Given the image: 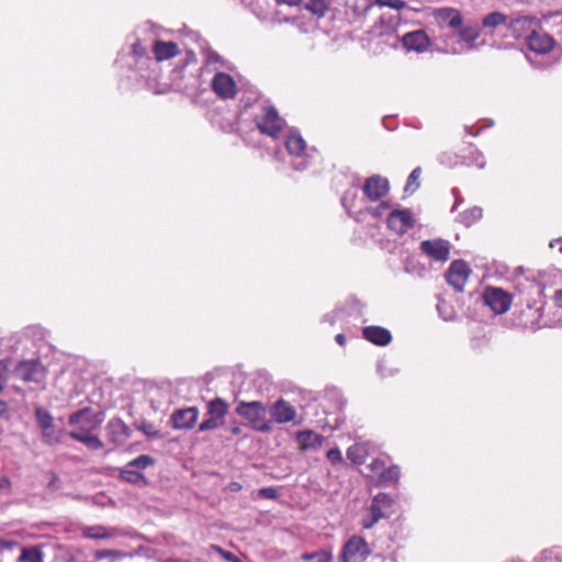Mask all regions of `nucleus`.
Instances as JSON below:
<instances>
[{"instance_id": "obj_1", "label": "nucleus", "mask_w": 562, "mask_h": 562, "mask_svg": "<svg viewBox=\"0 0 562 562\" xmlns=\"http://www.w3.org/2000/svg\"><path fill=\"white\" fill-rule=\"evenodd\" d=\"M236 414L248 422V425L256 431L270 432L272 427L267 418V407L260 401H240L235 409Z\"/></svg>"}, {"instance_id": "obj_2", "label": "nucleus", "mask_w": 562, "mask_h": 562, "mask_svg": "<svg viewBox=\"0 0 562 562\" xmlns=\"http://www.w3.org/2000/svg\"><path fill=\"white\" fill-rule=\"evenodd\" d=\"M229 404L222 397H215L206 403L205 419L199 425V431L215 430L225 424Z\"/></svg>"}, {"instance_id": "obj_3", "label": "nucleus", "mask_w": 562, "mask_h": 562, "mask_svg": "<svg viewBox=\"0 0 562 562\" xmlns=\"http://www.w3.org/2000/svg\"><path fill=\"white\" fill-rule=\"evenodd\" d=\"M283 120L274 106H265L263 113L256 117L258 130L272 138H278L283 130Z\"/></svg>"}, {"instance_id": "obj_4", "label": "nucleus", "mask_w": 562, "mask_h": 562, "mask_svg": "<svg viewBox=\"0 0 562 562\" xmlns=\"http://www.w3.org/2000/svg\"><path fill=\"white\" fill-rule=\"evenodd\" d=\"M371 551L367 541L358 536L351 537L342 547L341 562H364Z\"/></svg>"}, {"instance_id": "obj_5", "label": "nucleus", "mask_w": 562, "mask_h": 562, "mask_svg": "<svg viewBox=\"0 0 562 562\" xmlns=\"http://www.w3.org/2000/svg\"><path fill=\"white\" fill-rule=\"evenodd\" d=\"M368 468L378 476V485L387 486L398 482L401 470L398 465H387L382 459H373Z\"/></svg>"}, {"instance_id": "obj_6", "label": "nucleus", "mask_w": 562, "mask_h": 562, "mask_svg": "<svg viewBox=\"0 0 562 562\" xmlns=\"http://www.w3.org/2000/svg\"><path fill=\"white\" fill-rule=\"evenodd\" d=\"M45 374V368L38 360H22L14 368V375L24 382L40 383Z\"/></svg>"}, {"instance_id": "obj_7", "label": "nucleus", "mask_w": 562, "mask_h": 562, "mask_svg": "<svg viewBox=\"0 0 562 562\" xmlns=\"http://www.w3.org/2000/svg\"><path fill=\"white\" fill-rule=\"evenodd\" d=\"M471 269L463 260H454L446 271L447 282L459 293L464 291V285L469 279Z\"/></svg>"}, {"instance_id": "obj_8", "label": "nucleus", "mask_w": 562, "mask_h": 562, "mask_svg": "<svg viewBox=\"0 0 562 562\" xmlns=\"http://www.w3.org/2000/svg\"><path fill=\"white\" fill-rule=\"evenodd\" d=\"M483 299L495 314L506 313L512 305V296L499 288H486Z\"/></svg>"}, {"instance_id": "obj_9", "label": "nucleus", "mask_w": 562, "mask_h": 562, "mask_svg": "<svg viewBox=\"0 0 562 562\" xmlns=\"http://www.w3.org/2000/svg\"><path fill=\"white\" fill-rule=\"evenodd\" d=\"M419 248L423 254L436 261L445 262L450 256V243L441 238L424 240Z\"/></svg>"}, {"instance_id": "obj_10", "label": "nucleus", "mask_w": 562, "mask_h": 562, "mask_svg": "<svg viewBox=\"0 0 562 562\" xmlns=\"http://www.w3.org/2000/svg\"><path fill=\"white\" fill-rule=\"evenodd\" d=\"M526 45L529 50L538 54H549L555 46V41L542 31H531L526 37Z\"/></svg>"}, {"instance_id": "obj_11", "label": "nucleus", "mask_w": 562, "mask_h": 562, "mask_svg": "<svg viewBox=\"0 0 562 562\" xmlns=\"http://www.w3.org/2000/svg\"><path fill=\"white\" fill-rule=\"evenodd\" d=\"M212 90L221 99H233L237 93V86L233 77L226 72H217L211 82Z\"/></svg>"}, {"instance_id": "obj_12", "label": "nucleus", "mask_w": 562, "mask_h": 562, "mask_svg": "<svg viewBox=\"0 0 562 562\" xmlns=\"http://www.w3.org/2000/svg\"><path fill=\"white\" fill-rule=\"evenodd\" d=\"M415 224V220L409 210H394L387 217V226L397 234H405Z\"/></svg>"}, {"instance_id": "obj_13", "label": "nucleus", "mask_w": 562, "mask_h": 562, "mask_svg": "<svg viewBox=\"0 0 562 562\" xmlns=\"http://www.w3.org/2000/svg\"><path fill=\"white\" fill-rule=\"evenodd\" d=\"M199 417V409L194 406L177 409L170 417L171 425L175 429H191L195 425Z\"/></svg>"}, {"instance_id": "obj_14", "label": "nucleus", "mask_w": 562, "mask_h": 562, "mask_svg": "<svg viewBox=\"0 0 562 562\" xmlns=\"http://www.w3.org/2000/svg\"><path fill=\"white\" fill-rule=\"evenodd\" d=\"M402 44L407 50L423 53L428 49L430 40L425 31L417 30L403 35Z\"/></svg>"}, {"instance_id": "obj_15", "label": "nucleus", "mask_w": 562, "mask_h": 562, "mask_svg": "<svg viewBox=\"0 0 562 562\" xmlns=\"http://www.w3.org/2000/svg\"><path fill=\"white\" fill-rule=\"evenodd\" d=\"M389 191V181L380 176L368 178L363 186L364 195L371 201H378Z\"/></svg>"}, {"instance_id": "obj_16", "label": "nucleus", "mask_w": 562, "mask_h": 562, "mask_svg": "<svg viewBox=\"0 0 562 562\" xmlns=\"http://www.w3.org/2000/svg\"><path fill=\"white\" fill-rule=\"evenodd\" d=\"M269 413L272 419L278 424L290 423L296 418L295 408L283 398H280L273 403L269 409Z\"/></svg>"}, {"instance_id": "obj_17", "label": "nucleus", "mask_w": 562, "mask_h": 562, "mask_svg": "<svg viewBox=\"0 0 562 562\" xmlns=\"http://www.w3.org/2000/svg\"><path fill=\"white\" fill-rule=\"evenodd\" d=\"M393 498L386 493H378L371 502L369 512L371 515H376L378 517L387 518L393 514Z\"/></svg>"}, {"instance_id": "obj_18", "label": "nucleus", "mask_w": 562, "mask_h": 562, "mask_svg": "<svg viewBox=\"0 0 562 562\" xmlns=\"http://www.w3.org/2000/svg\"><path fill=\"white\" fill-rule=\"evenodd\" d=\"M105 429L110 441L114 445H122L131 437V429L121 418H112Z\"/></svg>"}, {"instance_id": "obj_19", "label": "nucleus", "mask_w": 562, "mask_h": 562, "mask_svg": "<svg viewBox=\"0 0 562 562\" xmlns=\"http://www.w3.org/2000/svg\"><path fill=\"white\" fill-rule=\"evenodd\" d=\"M434 18L440 26L458 29L462 25L463 19L459 10L453 8H439L434 11Z\"/></svg>"}, {"instance_id": "obj_20", "label": "nucleus", "mask_w": 562, "mask_h": 562, "mask_svg": "<svg viewBox=\"0 0 562 562\" xmlns=\"http://www.w3.org/2000/svg\"><path fill=\"white\" fill-rule=\"evenodd\" d=\"M398 21H400L398 15L383 14L380 16L379 21L376 23H374V25L371 27L369 33L375 37L391 35L396 31Z\"/></svg>"}, {"instance_id": "obj_21", "label": "nucleus", "mask_w": 562, "mask_h": 562, "mask_svg": "<svg viewBox=\"0 0 562 562\" xmlns=\"http://www.w3.org/2000/svg\"><path fill=\"white\" fill-rule=\"evenodd\" d=\"M296 441L301 451H317L323 445L324 437L313 430H301L296 434Z\"/></svg>"}, {"instance_id": "obj_22", "label": "nucleus", "mask_w": 562, "mask_h": 562, "mask_svg": "<svg viewBox=\"0 0 562 562\" xmlns=\"http://www.w3.org/2000/svg\"><path fill=\"white\" fill-rule=\"evenodd\" d=\"M362 336L368 341L378 345V346H386L392 340V335L390 330L381 326H367L362 329Z\"/></svg>"}, {"instance_id": "obj_23", "label": "nucleus", "mask_w": 562, "mask_h": 562, "mask_svg": "<svg viewBox=\"0 0 562 562\" xmlns=\"http://www.w3.org/2000/svg\"><path fill=\"white\" fill-rule=\"evenodd\" d=\"M69 437L83 443L91 450H100L103 448V442L100 440V438L92 435L89 429H85L83 427L79 430L70 431Z\"/></svg>"}, {"instance_id": "obj_24", "label": "nucleus", "mask_w": 562, "mask_h": 562, "mask_svg": "<svg viewBox=\"0 0 562 562\" xmlns=\"http://www.w3.org/2000/svg\"><path fill=\"white\" fill-rule=\"evenodd\" d=\"M154 53L157 60H166L179 54L178 45L173 42L157 41L154 45Z\"/></svg>"}, {"instance_id": "obj_25", "label": "nucleus", "mask_w": 562, "mask_h": 562, "mask_svg": "<svg viewBox=\"0 0 562 562\" xmlns=\"http://www.w3.org/2000/svg\"><path fill=\"white\" fill-rule=\"evenodd\" d=\"M536 22L535 18L531 16H520L510 22L512 34L515 38L521 37L526 32H528L531 25Z\"/></svg>"}, {"instance_id": "obj_26", "label": "nucleus", "mask_w": 562, "mask_h": 562, "mask_svg": "<svg viewBox=\"0 0 562 562\" xmlns=\"http://www.w3.org/2000/svg\"><path fill=\"white\" fill-rule=\"evenodd\" d=\"M82 536L88 539L103 540L114 536V533L108 530L104 526L95 525L88 526L82 529Z\"/></svg>"}, {"instance_id": "obj_27", "label": "nucleus", "mask_w": 562, "mask_h": 562, "mask_svg": "<svg viewBox=\"0 0 562 562\" xmlns=\"http://www.w3.org/2000/svg\"><path fill=\"white\" fill-rule=\"evenodd\" d=\"M18 562H44V553L37 546L23 547Z\"/></svg>"}, {"instance_id": "obj_28", "label": "nucleus", "mask_w": 562, "mask_h": 562, "mask_svg": "<svg viewBox=\"0 0 562 562\" xmlns=\"http://www.w3.org/2000/svg\"><path fill=\"white\" fill-rule=\"evenodd\" d=\"M120 477L128 483L139 486H146L148 484V481L143 473L127 467L121 470Z\"/></svg>"}, {"instance_id": "obj_29", "label": "nucleus", "mask_w": 562, "mask_h": 562, "mask_svg": "<svg viewBox=\"0 0 562 562\" xmlns=\"http://www.w3.org/2000/svg\"><path fill=\"white\" fill-rule=\"evenodd\" d=\"M285 146L291 155L300 156L305 150V140L300 134H291L288 136Z\"/></svg>"}, {"instance_id": "obj_30", "label": "nucleus", "mask_w": 562, "mask_h": 562, "mask_svg": "<svg viewBox=\"0 0 562 562\" xmlns=\"http://www.w3.org/2000/svg\"><path fill=\"white\" fill-rule=\"evenodd\" d=\"M305 9L317 18H323L328 11V4L325 0H307Z\"/></svg>"}, {"instance_id": "obj_31", "label": "nucleus", "mask_w": 562, "mask_h": 562, "mask_svg": "<svg viewBox=\"0 0 562 562\" xmlns=\"http://www.w3.org/2000/svg\"><path fill=\"white\" fill-rule=\"evenodd\" d=\"M366 456V449L360 445H353L347 450V458L355 464H363Z\"/></svg>"}, {"instance_id": "obj_32", "label": "nucleus", "mask_w": 562, "mask_h": 562, "mask_svg": "<svg viewBox=\"0 0 562 562\" xmlns=\"http://www.w3.org/2000/svg\"><path fill=\"white\" fill-rule=\"evenodd\" d=\"M460 41L465 42L473 47L474 42L480 37V30L474 26H467L459 31Z\"/></svg>"}, {"instance_id": "obj_33", "label": "nucleus", "mask_w": 562, "mask_h": 562, "mask_svg": "<svg viewBox=\"0 0 562 562\" xmlns=\"http://www.w3.org/2000/svg\"><path fill=\"white\" fill-rule=\"evenodd\" d=\"M304 561L315 560V562H331L333 554L328 550H319L316 552H306L301 555Z\"/></svg>"}, {"instance_id": "obj_34", "label": "nucleus", "mask_w": 562, "mask_h": 562, "mask_svg": "<svg viewBox=\"0 0 562 562\" xmlns=\"http://www.w3.org/2000/svg\"><path fill=\"white\" fill-rule=\"evenodd\" d=\"M507 21V16L501 12H492L487 14L482 24L484 27H496L504 24Z\"/></svg>"}, {"instance_id": "obj_35", "label": "nucleus", "mask_w": 562, "mask_h": 562, "mask_svg": "<svg viewBox=\"0 0 562 562\" xmlns=\"http://www.w3.org/2000/svg\"><path fill=\"white\" fill-rule=\"evenodd\" d=\"M126 557H128L127 553L120 551V550H114V549H103V550H98L94 552L95 560H104L108 558H112L114 560H121Z\"/></svg>"}, {"instance_id": "obj_36", "label": "nucleus", "mask_w": 562, "mask_h": 562, "mask_svg": "<svg viewBox=\"0 0 562 562\" xmlns=\"http://www.w3.org/2000/svg\"><path fill=\"white\" fill-rule=\"evenodd\" d=\"M90 413H91V411L89 407H86V408H82V409H79V411L72 413L68 419L69 425L76 426V425L82 424L83 422H87V423L90 422V418H89Z\"/></svg>"}, {"instance_id": "obj_37", "label": "nucleus", "mask_w": 562, "mask_h": 562, "mask_svg": "<svg viewBox=\"0 0 562 562\" xmlns=\"http://www.w3.org/2000/svg\"><path fill=\"white\" fill-rule=\"evenodd\" d=\"M461 222L465 225H471L482 217V209L473 207L460 214Z\"/></svg>"}, {"instance_id": "obj_38", "label": "nucleus", "mask_w": 562, "mask_h": 562, "mask_svg": "<svg viewBox=\"0 0 562 562\" xmlns=\"http://www.w3.org/2000/svg\"><path fill=\"white\" fill-rule=\"evenodd\" d=\"M154 464V459L147 454H140L137 458L130 461L126 467L127 468H136V469H146L147 467Z\"/></svg>"}, {"instance_id": "obj_39", "label": "nucleus", "mask_w": 562, "mask_h": 562, "mask_svg": "<svg viewBox=\"0 0 562 562\" xmlns=\"http://www.w3.org/2000/svg\"><path fill=\"white\" fill-rule=\"evenodd\" d=\"M36 418L42 429L46 430L53 426V416L43 408L36 409Z\"/></svg>"}, {"instance_id": "obj_40", "label": "nucleus", "mask_w": 562, "mask_h": 562, "mask_svg": "<svg viewBox=\"0 0 562 562\" xmlns=\"http://www.w3.org/2000/svg\"><path fill=\"white\" fill-rule=\"evenodd\" d=\"M422 173L420 167H416L411 175L408 176L406 186H405V192H414L418 187L419 183L417 182L419 179V176Z\"/></svg>"}, {"instance_id": "obj_41", "label": "nucleus", "mask_w": 562, "mask_h": 562, "mask_svg": "<svg viewBox=\"0 0 562 562\" xmlns=\"http://www.w3.org/2000/svg\"><path fill=\"white\" fill-rule=\"evenodd\" d=\"M136 428L144 435H146L148 438H161L159 430H157L154 424L151 423L143 422L139 425H137Z\"/></svg>"}, {"instance_id": "obj_42", "label": "nucleus", "mask_w": 562, "mask_h": 562, "mask_svg": "<svg viewBox=\"0 0 562 562\" xmlns=\"http://www.w3.org/2000/svg\"><path fill=\"white\" fill-rule=\"evenodd\" d=\"M374 3L380 7H389L395 10H401L406 7V2L403 0H374Z\"/></svg>"}, {"instance_id": "obj_43", "label": "nucleus", "mask_w": 562, "mask_h": 562, "mask_svg": "<svg viewBox=\"0 0 562 562\" xmlns=\"http://www.w3.org/2000/svg\"><path fill=\"white\" fill-rule=\"evenodd\" d=\"M535 562H559L558 557L553 550H543Z\"/></svg>"}, {"instance_id": "obj_44", "label": "nucleus", "mask_w": 562, "mask_h": 562, "mask_svg": "<svg viewBox=\"0 0 562 562\" xmlns=\"http://www.w3.org/2000/svg\"><path fill=\"white\" fill-rule=\"evenodd\" d=\"M212 549L216 551L224 560L229 562H241L234 553L222 549L218 546H212Z\"/></svg>"}, {"instance_id": "obj_45", "label": "nucleus", "mask_w": 562, "mask_h": 562, "mask_svg": "<svg viewBox=\"0 0 562 562\" xmlns=\"http://www.w3.org/2000/svg\"><path fill=\"white\" fill-rule=\"evenodd\" d=\"M327 459L334 465L340 464L344 461L341 452L338 448H333V449L328 450Z\"/></svg>"}, {"instance_id": "obj_46", "label": "nucleus", "mask_w": 562, "mask_h": 562, "mask_svg": "<svg viewBox=\"0 0 562 562\" xmlns=\"http://www.w3.org/2000/svg\"><path fill=\"white\" fill-rule=\"evenodd\" d=\"M258 495L262 498L267 499H276L279 495L278 490L276 487H262L259 490Z\"/></svg>"}, {"instance_id": "obj_47", "label": "nucleus", "mask_w": 562, "mask_h": 562, "mask_svg": "<svg viewBox=\"0 0 562 562\" xmlns=\"http://www.w3.org/2000/svg\"><path fill=\"white\" fill-rule=\"evenodd\" d=\"M390 204L387 202H381L376 207L368 209V213H370L374 217H380L383 214V211L387 210Z\"/></svg>"}, {"instance_id": "obj_48", "label": "nucleus", "mask_w": 562, "mask_h": 562, "mask_svg": "<svg viewBox=\"0 0 562 562\" xmlns=\"http://www.w3.org/2000/svg\"><path fill=\"white\" fill-rule=\"evenodd\" d=\"M10 371V359L0 360V380H7Z\"/></svg>"}, {"instance_id": "obj_49", "label": "nucleus", "mask_w": 562, "mask_h": 562, "mask_svg": "<svg viewBox=\"0 0 562 562\" xmlns=\"http://www.w3.org/2000/svg\"><path fill=\"white\" fill-rule=\"evenodd\" d=\"M381 518L378 517L376 515H371L367 518H363L362 519V527L364 529H370L372 528Z\"/></svg>"}, {"instance_id": "obj_50", "label": "nucleus", "mask_w": 562, "mask_h": 562, "mask_svg": "<svg viewBox=\"0 0 562 562\" xmlns=\"http://www.w3.org/2000/svg\"><path fill=\"white\" fill-rule=\"evenodd\" d=\"M0 491L5 492L7 494L11 491V481L8 476H0Z\"/></svg>"}, {"instance_id": "obj_51", "label": "nucleus", "mask_w": 562, "mask_h": 562, "mask_svg": "<svg viewBox=\"0 0 562 562\" xmlns=\"http://www.w3.org/2000/svg\"><path fill=\"white\" fill-rule=\"evenodd\" d=\"M279 4L297 5L302 0H276Z\"/></svg>"}, {"instance_id": "obj_52", "label": "nucleus", "mask_w": 562, "mask_h": 562, "mask_svg": "<svg viewBox=\"0 0 562 562\" xmlns=\"http://www.w3.org/2000/svg\"><path fill=\"white\" fill-rule=\"evenodd\" d=\"M554 300L558 306L562 307V290L555 291Z\"/></svg>"}, {"instance_id": "obj_53", "label": "nucleus", "mask_w": 562, "mask_h": 562, "mask_svg": "<svg viewBox=\"0 0 562 562\" xmlns=\"http://www.w3.org/2000/svg\"><path fill=\"white\" fill-rule=\"evenodd\" d=\"M8 413V404L4 401L0 400V417L4 416Z\"/></svg>"}, {"instance_id": "obj_54", "label": "nucleus", "mask_w": 562, "mask_h": 562, "mask_svg": "<svg viewBox=\"0 0 562 562\" xmlns=\"http://www.w3.org/2000/svg\"><path fill=\"white\" fill-rule=\"evenodd\" d=\"M335 340L340 346H344L346 344V337H345L344 334H337L336 337H335Z\"/></svg>"}, {"instance_id": "obj_55", "label": "nucleus", "mask_w": 562, "mask_h": 562, "mask_svg": "<svg viewBox=\"0 0 562 562\" xmlns=\"http://www.w3.org/2000/svg\"><path fill=\"white\" fill-rule=\"evenodd\" d=\"M229 431L232 435L234 436H238L240 432H241V428L240 426L238 425H233L231 428H229Z\"/></svg>"}, {"instance_id": "obj_56", "label": "nucleus", "mask_w": 562, "mask_h": 562, "mask_svg": "<svg viewBox=\"0 0 562 562\" xmlns=\"http://www.w3.org/2000/svg\"><path fill=\"white\" fill-rule=\"evenodd\" d=\"M555 245H561L559 250H560V252H562V238H558V239H555V240L550 243V247L551 248L555 247Z\"/></svg>"}, {"instance_id": "obj_57", "label": "nucleus", "mask_w": 562, "mask_h": 562, "mask_svg": "<svg viewBox=\"0 0 562 562\" xmlns=\"http://www.w3.org/2000/svg\"><path fill=\"white\" fill-rule=\"evenodd\" d=\"M16 544H18L16 541H5V542H3V547H5L8 549H10V548H12V547H14Z\"/></svg>"}, {"instance_id": "obj_58", "label": "nucleus", "mask_w": 562, "mask_h": 562, "mask_svg": "<svg viewBox=\"0 0 562 562\" xmlns=\"http://www.w3.org/2000/svg\"><path fill=\"white\" fill-rule=\"evenodd\" d=\"M372 7H373V3H372V2H368V3L366 4L364 9H363L364 14H366L369 10H371V9H372Z\"/></svg>"}, {"instance_id": "obj_59", "label": "nucleus", "mask_w": 562, "mask_h": 562, "mask_svg": "<svg viewBox=\"0 0 562 562\" xmlns=\"http://www.w3.org/2000/svg\"><path fill=\"white\" fill-rule=\"evenodd\" d=\"M324 321L325 322H329L330 324H334V322H335L334 317L331 315H325L324 316Z\"/></svg>"}, {"instance_id": "obj_60", "label": "nucleus", "mask_w": 562, "mask_h": 562, "mask_svg": "<svg viewBox=\"0 0 562 562\" xmlns=\"http://www.w3.org/2000/svg\"><path fill=\"white\" fill-rule=\"evenodd\" d=\"M236 486H234V490H239L240 488V485L239 484H235Z\"/></svg>"}, {"instance_id": "obj_61", "label": "nucleus", "mask_w": 562, "mask_h": 562, "mask_svg": "<svg viewBox=\"0 0 562 562\" xmlns=\"http://www.w3.org/2000/svg\"><path fill=\"white\" fill-rule=\"evenodd\" d=\"M236 486H234V490H239L240 488V485L239 484H235Z\"/></svg>"}, {"instance_id": "obj_62", "label": "nucleus", "mask_w": 562, "mask_h": 562, "mask_svg": "<svg viewBox=\"0 0 562 562\" xmlns=\"http://www.w3.org/2000/svg\"><path fill=\"white\" fill-rule=\"evenodd\" d=\"M3 391V386L2 384H0V393Z\"/></svg>"}]
</instances>
